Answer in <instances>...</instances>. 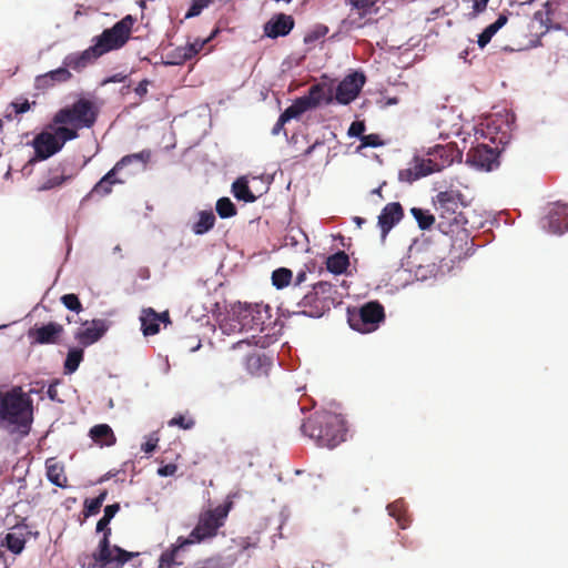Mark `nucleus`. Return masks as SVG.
<instances>
[{"mask_svg":"<svg viewBox=\"0 0 568 568\" xmlns=\"http://www.w3.org/2000/svg\"><path fill=\"white\" fill-rule=\"evenodd\" d=\"M462 160V152L456 143L437 144L429 148L426 158L415 156L407 169L399 171V180L413 183L429 174L440 172L455 161Z\"/></svg>","mask_w":568,"mask_h":568,"instance_id":"f257e3e1","label":"nucleus"},{"mask_svg":"<svg viewBox=\"0 0 568 568\" xmlns=\"http://www.w3.org/2000/svg\"><path fill=\"white\" fill-rule=\"evenodd\" d=\"M464 195L456 190L439 192L434 206L438 216V230L446 235H457L460 240L468 239L465 227L467 219L463 213L465 207Z\"/></svg>","mask_w":568,"mask_h":568,"instance_id":"f03ea898","label":"nucleus"},{"mask_svg":"<svg viewBox=\"0 0 568 568\" xmlns=\"http://www.w3.org/2000/svg\"><path fill=\"white\" fill-rule=\"evenodd\" d=\"M303 434L316 440L321 447L334 448L345 440L344 418L331 412H317L301 426Z\"/></svg>","mask_w":568,"mask_h":568,"instance_id":"7ed1b4c3","label":"nucleus"},{"mask_svg":"<svg viewBox=\"0 0 568 568\" xmlns=\"http://www.w3.org/2000/svg\"><path fill=\"white\" fill-rule=\"evenodd\" d=\"M110 520L102 517L97 524V531H103V537L99 541L97 549L90 556H85L82 565L88 568H123V566L139 552H131L116 545H111Z\"/></svg>","mask_w":568,"mask_h":568,"instance_id":"20e7f679","label":"nucleus"},{"mask_svg":"<svg viewBox=\"0 0 568 568\" xmlns=\"http://www.w3.org/2000/svg\"><path fill=\"white\" fill-rule=\"evenodd\" d=\"M338 303L339 295L335 285L320 281L313 284L312 290L297 303L298 310L295 313L317 318Z\"/></svg>","mask_w":568,"mask_h":568,"instance_id":"39448f33","label":"nucleus"},{"mask_svg":"<svg viewBox=\"0 0 568 568\" xmlns=\"http://www.w3.org/2000/svg\"><path fill=\"white\" fill-rule=\"evenodd\" d=\"M232 507L233 501L226 500L215 508L201 511L195 527L190 535L184 538L190 541L191 546L213 539L217 536L219 529L225 525Z\"/></svg>","mask_w":568,"mask_h":568,"instance_id":"423d86ee","label":"nucleus"},{"mask_svg":"<svg viewBox=\"0 0 568 568\" xmlns=\"http://www.w3.org/2000/svg\"><path fill=\"white\" fill-rule=\"evenodd\" d=\"M31 399L21 388L0 392V423L26 427L31 423Z\"/></svg>","mask_w":568,"mask_h":568,"instance_id":"0eeeda50","label":"nucleus"},{"mask_svg":"<svg viewBox=\"0 0 568 568\" xmlns=\"http://www.w3.org/2000/svg\"><path fill=\"white\" fill-rule=\"evenodd\" d=\"M136 19L128 14L113 27L104 29L100 36L93 39V47L100 57L103 54L123 48L131 38L133 26Z\"/></svg>","mask_w":568,"mask_h":568,"instance_id":"6e6552de","label":"nucleus"},{"mask_svg":"<svg viewBox=\"0 0 568 568\" xmlns=\"http://www.w3.org/2000/svg\"><path fill=\"white\" fill-rule=\"evenodd\" d=\"M99 109L91 100L81 98L72 105L59 110L54 116L55 124H70L75 129L92 128L97 122Z\"/></svg>","mask_w":568,"mask_h":568,"instance_id":"1a4fd4ad","label":"nucleus"},{"mask_svg":"<svg viewBox=\"0 0 568 568\" xmlns=\"http://www.w3.org/2000/svg\"><path fill=\"white\" fill-rule=\"evenodd\" d=\"M151 159L150 150H142L141 152L128 154L123 156L115 165L102 176V179L95 183L92 187L90 195H99L101 197L109 195L112 192L114 184L125 183L124 178H116V174L122 171L125 166L132 163H139L141 169H144Z\"/></svg>","mask_w":568,"mask_h":568,"instance_id":"9d476101","label":"nucleus"},{"mask_svg":"<svg viewBox=\"0 0 568 568\" xmlns=\"http://www.w3.org/2000/svg\"><path fill=\"white\" fill-rule=\"evenodd\" d=\"M240 329L264 333L272 324L271 307L266 304H244L236 313Z\"/></svg>","mask_w":568,"mask_h":568,"instance_id":"9b49d317","label":"nucleus"},{"mask_svg":"<svg viewBox=\"0 0 568 568\" xmlns=\"http://www.w3.org/2000/svg\"><path fill=\"white\" fill-rule=\"evenodd\" d=\"M384 320V307L376 301L368 302L358 310L348 311V324L353 329L359 333H372L376 331Z\"/></svg>","mask_w":568,"mask_h":568,"instance_id":"f8f14e48","label":"nucleus"},{"mask_svg":"<svg viewBox=\"0 0 568 568\" xmlns=\"http://www.w3.org/2000/svg\"><path fill=\"white\" fill-rule=\"evenodd\" d=\"M366 78L361 72H353L346 75L336 88L335 95H333L334 101L344 105L349 104L361 93Z\"/></svg>","mask_w":568,"mask_h":568,"instance_id":"ddd939ff","label":"nucleus"},{"mask_svg":"<svg viewBox=\"0 0 568 568\" xmlns=\"http://www.w3.org/2000/svg\"><path fill=\"white\" fill-rule=\"evenodd\" d=\"M63 333V325L49 322L41 326L36 324L28 329L27 335L31 345H49L58 344Z\"/></svg>","mask_w":568,"mask_h":568,"instance_id":"4468645a","label":"nucleus"},{"mask_svg":"<svg viewBox=\"0 0 568 568\" xmlns=\"http://www.w3.org/2000/svg\"><path fill=\"white\" fill-rule=\"evenodd\" d=\"M498 156L499 152L497 149L486 144H478L471 148L466 154L467 163L486 171H491L494 168L498 166Z\"/></svg>","mask_w":568,"mask_h":568,"instance_id":"2eb2a0df","label":"nucleus"},{"mask_svg":"<svg viewBox=\"0 0 568 568\" xmlns=\"http://www.w3.org/2000/svg\"><path fill=\"white\" fill-rule=\"evenodd\" d=\"M32 146L34 149V156L30 159L29 164L47 160L62 149L57 136L47 131H42L34 136Z\"/></svg>","mask_w":568,"mask_h":568,"instance_id":"dca6fc26","label":"nucleus"},{"mask_svg":"<svg viewBox=\"0 0 568 568\" xmlns=\"http://www.w3.org/2000/svg\"><path fill=\"white\" fill-rule=\"evenodd\" d=\"M82 328L78 329L74 338L83 347L97 343L108 331L109 325L104 320L85 321Z\"/></svg>","mask_w":568,"mask_h":568,"instance_id":"f3484780","label":"nucleus"},{"mask_svg":"<svg viewBox=\"0 0 568 568\" xmlns=\"http://www.w3.org/2000/svg\"><path fill=\"white\" fill-rule=\"evenodd\" d=\"M353 10H356L357 17L348 16V19L345 21L349 28L352 29H361L367 24L376 22L372 18H367L373 12V7L376 3V0H348Z\"/></svg>","mask_w":568,"mask_h":568,"instance_id":"a211bd4d","label":"nucleus"},{"mask_svg":"<svg viewBox=\"0 0 568 568\" xmlns=\"http://www.w3.org/2000/svg\"><path fill=\"white\" fill-rule=\"evenodd\" d=\"M100 58L93 45L79 52H72L64 57L62 64L68 70L81 72L89 65L93 64Z\"/></svg>","mask_w":568,"mask_h":568,"instance_id":"6ab92c4d","label":"nucleus"},{"mask_svg":"<svg viewBox=\"0 0 568 568\" xmlns=\"http://www.w3.org/2000/svg\"><path fill=\"white\" fill-rule=\"evenodd\" d=\"M294 18L290 14H274L263 27L264 34L271 39L287 36L294 28Z\"/></svg>","mask_w":568,"mask_h":568,"instance_id":"aec40b11","label":"nucleus"},{"mask_svg":"<svg viewBox=\"0 0 568 568\" xmlns=\"http://www.w3.org/2000/svg\"><path fill=\"white\" fill-rule=\"evenodd\" d=\"M547 224L544 227L552 234H562L568 231V205L562 203L554 204L546 217Z\"/></svg>","mask_w":568,"mask_h":568,"instance_id":"412c9836","label":"nucleus"},{"mask_svg":"<svg viewBox=\"0 0 568 568\" xmlns=\"http://www.w3.org/2000/svg\"><path fill=\"white\" fill-rule=\"evenodd\" d=\"M404 211L398 202H392L384 206L378 216V226L382 235L385 237L387 233L403 219Z\"/></svg>","mask_w":568,"mask_h":568,"instance_id":"4be33fe9","label":"nucleus"},{"mask_svg":"<svg viewBox=\"0 0 568 568\" xmlns=\"http://www.w3.org/2000/svg\"><path fill=\"white\" fill-rule=\"evenodd\" d=\"M190 546V541L183 536L178 537L176 541L161 554L158 568L181 566L183 562L179 560L180 552L185 551Z\"/></svg>","mask_w":568,"mask_h":568,"instance_id":"5701e85b","label":"nucleus"},{"mask_svg":"<svg viewBox=\"0 0 568 568\" xmlns=\"http://www.w3.org/2000/svg\"><path fill=\"white\" fill-rule=\"evenodd\" d=\"M307 109L312 110L322 103L331 104L334 101L332 90L324 83H317L310 88L307 94L301 97Z\"/></svg>","mask_w":568,"mask_h":568,"instance_id":"b1692460","label":"nucleus"},{"mask_svg":"<svg viewBox=\"0 0 568 568\" xmlns=\"http://www.w3.org/2000/svg\"><path fill=\"white\" fill-rule=\"evenodd\" d=\"M73 78L70 70L63 64L62 67L51 70L44 74H40L36 78V87L38 89H48L57 83L69 82Z\"/></svg>","mask_w":568,"mask_h":568,"instance_id":"393cba45","label":"nucleus"},{"mask_svg":"<svg viewBox=\"0 0 568 568\" xmlns=\"http://www.w3.org/2000/svg\"><path fill=\"white\" fill-rule=\"evenodd\" d=\"M71 175L64 174V168L61 164L50 168L48 175L43 178L42 182L38 186V191H49L61 186L65 181L70 180Z\"/></svg>","mask_w":568,"mask_h":568,"instance_id":"a878e982","label":"nucleus"},{"mask_svg":"<svg viewBox=\"0 0 568 568\" xmlns=\"http://www.w3.org/2000/svg\"><path fill=\"white\" fill-rule=\"evenodd\" d=\"M45 470L48 480L54 486L60 488L68 486V478L62 463L57 462L55 458H48L45 462Z\"/></svg>","mask_w":568,"mask_h":568,"instance_id":"bb28decb","label":"nucleus"},{"mask_svg":"<svg viewBox=\"0 0 568 568\" xmlns=\"http://www.w3.org/2000/svg\"><path fill=\"white\" fill-rule=\"evenodd\" d=\"M245 365L250 374L261 376L267 374L272 362L266 355L254 353L246 357Z\"/></svg>","mask_w":568,"mask_h":568,"instance_id":"cd10ccee","label":"nucleus"},{"mask_svg":"<svg viewBox=\"0 0 568 568\" xmlns=\"http://www.w3.org/2000/svg\"><path fill=\"white\" fill-rule=\"evenodd\" d=\"M91 439L100 446H112L116 438L112 428L108 424H99L90 429Z\"/></svg>","mask_w":568,"mask_h":568,"instance_id":"c85d7f7f","label":"nucleus"},{"mask_svg":"<svg viewBox=\"0 0 568 568\" xmlns=\"http://www.w3.org/2000/svg\"><path fill=\"white\" fill-rule=\"evenodd\" d=\"M141 328L145 336L155 335L160 331V316L153 308L149 307L142 311Z\"/></svg>","mask_w":568,"mask_h":568,"instance_id":"c756f323","label":"nucleus"},{"mask_svg":"<svg viewBox=\"0 0 568 568\" xmlns=\"http://www.w3.org/2000/svg\"><path fill=\"white\" fill-rule=\"evenodd\" d=\"M348 266L349 257L344 251H338L326 258V268L333 274H343Z\"/></svg>","mask_w":568,"mask_h":568,"instance_id":"7c9ffc66","label":"nucleus"},{"mask_svg":"<svg viewBox=\"0 0 568 568\" xmlns=\"http://www.w3.org/2000/svg\"><path fill=\"white\" fill-rule=\"evenodd\" d=\"M508 17L505 13L499 14L497 20L486 27L483 32L478 36L477 43L483 49L485 48L491 40V38L507 23Z\"/></svg>","mask_w":568,"mask_h":568,"instance_id":"2f4dec72","label":"nucleus"},{"mask_svg":"<svg viewBox=\"0 0 568 568\" xmlns=\"http://www.w3.org/2000/svg\"><path fill=\"white\" fill-rule=\"evenodd\" d=\"M215 215L212 211H201L199 220L192 225V231L196 235H203L214 227Z\"/></svg>","mask_w":568,"mask_h":568,"instance_id":"473e14b6","label":"nucleus"},{"mask_svg":"<svg viewBox=\"0 0 568 568\" xmlns=\"http://www.w3.org/2000/svg\"><path fill=\"white\" fill-rule=\"evenodd\" d=\"M84 352L80 347H72L69 349L64 364L63 372L65 375L73 374L80 366V363L83 361Z\"/></svg>","mask_w":568,"mask_h":568,"instance_id":"72a5a7b5","label":"nucleus"},{"mask_svg":"<svg viewBox=\"0 0 568 568\" xmlns=\"http://www.w3.org/2000/svg\"><path fill=\"white\" fill-rule=\"evenodd\" d=\"M232 192H233L234 196L240 201L251 203L256 200V196L250 190L248 183L244 178L237 179L232 184Z\"/></svg>","mask_w":568,"mask_h":568,"instance_id":"f704fd0d","label":"nucleus"},{"mask_svg":"<svg viewBox=\"0 0 568 568\" xmlns=\"http://www.w3.org/2000/svg\"><path fill=\"white\" fill-rule=\"evenodd\" d=\"M2 546H6L14 555H19L26 547V538L23 532H8L4 537Z\"/></svg>","mask_w":568,"mask_h":568,"instance_id":"c9c22d12","label":"nucleus"},{"mask_svg":"<svg viewBox=\"0 0 568 568\" xmlns=\"http://www.w3.org/2000/svg\"><path fill=\"white\" fill-rule=\"evenodd\" d=\"M293 280V272L286 267H280L272 273V284L277 288L282 290L290 285Z\"/></svg>","mask_w":568,"mask_h":568,"instance_id":"e433bc0d","label":"nucleus"},{"mask_svg":"<svg viewBox=\"0 0 568 568\" xmlns=\"http://www.w3.org/2000/svg\"><path fill=\"white\" fill-rule=\"evenodd\" d=\"M410 213L415 217L420 230H429L435 223V216L427 210L413 207Z\"/></svg>","mask_w":568,"mask_h":568,"instance_id":"4c0bfd02","label":"nucleus"},{"mask_svg":"<svg viewBox=\"0 0 568 568\" xmlns=\"http://www.w3.org/2000/svg\"><path fill=\"white\" fill-rule=\"evenodd\" d=\"M272 342V338L270 336L268 333H265L264 335L262 336H257V335H252L251 338H246V339H241L236 343L233 344V348H241L242 346L246 345V346H258V347H262V348H265L270 345V343Z\"/></svg>","mask_w":568,"mask_h":568,"instance_id":"58836bf2","label":"nucleus"},{"mask_svg":"<svg viewBox=\"0 0 568 568\" xmlns=\"http://www.w3.org/2000/svg\"><path fill=\"white\" fill-rule=\"evenodd\" d=\"M78 130L75 126L68 128L65 124H60L55 128L53 134L57 136L59 144L63 148L64 143L70 140H74L79 136Z\"/></svg>","mask_w":568,"mask_h":568,"instance_id":"ea45409f","label":"nucleus"},{"mask_svg":"<svg viewBox=\"0 0 568 568\" xmlns=\"http://www.w3.org/2000/svg\"><path fill=\"white\" fill-rule=\"evenodd\" d=\"M308 111L307 105L301 98L296 99L285 111L282 113L284 120H292L304 112Z\"/></svg>","mask_w":568,"mask_h":568,"instance_id":"a19ab883","label":"nucleus"},{"mask_svg":"<svg viewBox=\"0 0 568 568\" xmlns=\"http://www.w3.org/2000/svg\"><path fill=\"white\" fill-rule=\"evenodd\" d=\"M216 212L222 219H229L236 214V207L229 197H221L216 202Z\"/></svg>","mask_w":568,"mask_h":568,"instance_id":"79ce46f5","label":"nucleus"},{"mask_svg":"<svg viewBox=\"0 0 568 568\" xmlns=\"http://www.w3.org/2000/svg\"><path fill=\"white\" fill-rule=\"evenodd\" d=\"M215 0H191V6L185 13V19H191L197 17L202 13L204 9H206L210 4H212Z\"/></svg>","mask_w":568,"mask_h":568,"instance_id":"37998d69","label":"nucleus"},{"mask_svg":"<svg viewBox=\"0 0 568 568\" xmlns=\"http://www.w3.org/2000/svg\"><path fill=\"white\" fill-rule=\"evenodd\" d=\"M61 303L70 311L80 313L83 307L82 304L78 297V295L73 293L64 294L61 296Z\"/></svg>","mask_w":568,"mask_h":568,"instance_id":"c03bdc74","label":"nucleus"},{"mask_svg":"<svg viewBox=\"0 0 568 568\" xmlns=\"http://www.w3.org/2000/svg\"><path fill=\"white\" fill-rule=\"evenodd\" d=\"M328 32V28L324 24L316 26L313 30H311L306 36L304 37V42L306 44L313 43L321 38H324Z\"/></svg>","mask_w":568,"mask_h":568,"instance_id":"a18cd8bd","label":"nucleus"},{"mask_svg":"<svg viewBox=\"0 0 568 568\" xmlns=\"http://www.w3.org/2000/svg\"><path fill=\"white\" fill-rule=\"evenodd\" d=\"M168 424L169 426H179L182 429H191L195 425V422L193 418L178 415L170 419Z\"/></svg>","mask_w":568,"mask_h":568,"instance_id":"49530a36","label":"nucleus"},{"mask_svg":"<svg viewBox=\"0 0 568 568\" xmlns=\"http://www.w3.org/2000/svg\"><path fill=\"white\" fill-rule=\"evenodd\" d=\"M101 507H102V505H100L94 498L85 499L84 516L89 517V516L97 515L100 511Z\"/></svg>","mask_w":568,"mask_h":568,"instance_id":"de8ad7c7","label":"nucleus"},{"mask_svg":"<svg viewBox=\"0 0 568 568\" xmlns=\"http://www.w3.org/2000/svg\"><path fill=\"white\" fill-rule=\"evenodd\" d=\"M361 146L362 148H366V146H373V148H376V146H379L383 144L379 135L377 134H367V135H363L361 138Z\"/></svg>","mask_w":568,"mask_h":568,"instance_id":"09e8293b","label":"nucleus"},{"mask_svg":"<svg viewBox=\"0 0 568 568\" xmlns=\"http://www.w3.org/2000/svg\"><path fill=\"white\" fill-rule=\"evenodd\" d=\"M365 123L363 121H354L349 129H348V135L349 136H359L362 138L364 135V132H365Z\"/></svg>","mask_w":568,"mask_h":568,"instance_id":"8fccbe9b","label":"nucleus"},{"mask_svg":"<svg viewBox=\"0 0 568 568\" xmlns=\"http://www.w3.org/2000/svg\"><path fill=\"white\" fill-rule=\"evenodd\" d=\"M179 57L181 58V62H184L186 60H191L196 55V50L187 43L184 47H181L178 49Z\"/></svg>","mask_w":568,"mask_h":568,"instance_id":"3c124183","label":"nucleus"},{"mask_svg":"<svg viewBox=\"0 0 568 568\" xmlns=\"http://www.w3.org/2000/svg\"><path fill=\"white\" fill-rule=\"evenodd\" d=\"M159 443V437L156 434H152L149 436L146 442L142 445V450L146 454H151L155 450Z\"/></svg>","mask_w":568,"mask_h":568,"instance_id":"603ef678","label":"nucleus"},{"mask_svg":"<svg viewBox=\"0 0 568 568\" xmlns=\"http://www.w3.org/2000/svg\"><path fill=\"white\" fill-rule=\"evenodd\" d=\"M192 568H223L221 561L216 558H207L201 562H197Z\"/></svg>","mask_w":568,"mask_h":568,"instance_id":"864d4df0","label":"nucleus"},{"mask_svg":"<svg viewBox=\"0 0 568 568\" xmlns=\"http://www.w3.org/2000/svg\"><path fill=\"white\" fill-rule=\"evenodd\" d=\"M10 106L12 108L14 114H21L30 110V103L27 99L21 102H12Z\"/></svg>","mask_w":568,"mask_h":568,"instance_id":"5fc2aeb1","label":"nucleus"},{"mask_svg":"<svg viewBox=\"0 0 568 568\" xmlns=\"http://www.w3.org/2000/svg\"><path fill=\"white\" fill-rule=\"evenodd\" d=\"M178 466L175 464H166L158 468V475L161 477H168L175 475Z\"/></svg>","mask_w":568,"mask_h":568,"instance_id":"6e6d98bb","label":"nucleus"},{"mask_svg":"<svg viewBox=\"0 0 568 568\" xmlns=\"http://www.w3.org/2000/svg\"><path fill=\"white\" fill-rule=\"evenodd\" d=\"M217 33V30L213 31V33L206 39H195L193 42L189 43L190 47L196 50V54L204 48V45L212 40V38Z\"/></svg>","mask_w":568,"mask_h":568,"instance_id":"4d7b16f0","label":"nucleus"},{"mask_svg":"<svg viewBox=\"0 0 568 568\" xmlns=\"http://www.w3.org/2000/svg\"><path fill=\"white\" fill-rule=\"evenodd\" d=\"M120 510V505L118 503L115 504H112V505H108L105 508H104V515L103 517L109 519L110 521L112 520V518L115 516V514Z\"/></svg>","mask_w":568,"mask_h":568,"instance_id":"13d9d810","label":"nucleus"},{"mask_svg":"<svg viewBox=\"0 0 568 568\" xmlns=\"http://www.w3.org/2000/svg\"><path fill=\"white\" fill-rule=\"evenodd\" d=\"M150 84V81L144 79L142 80L136 88L134 89L135 93L139 97H144L148 93V85Z\"/></svg>","mask_w":568,"mask_h":568,"instance_id":"bf43d9fd","label":"nucleus"},{"mask_svg":"<svg viewBox=\"0 0 568 568\" xmlns=\"http://www.w3.org/2000/svg\"><path fill=\"white\" fill-rule=\"evenodd\" d=\"M288 121L287 120H284L283 119V115L281 114L277 122L275 123V125L273 126L272 129V133L274 135H277L284 128L285 123H287Z\"/></svg>","mask_w":568,"mask_h":568,"instance_id":"052dcab7","label":"nucleus"},{"mask_svg":"<svg viewBox=\"0 0 568 568\" xmlns=\"http://www.w3.org/2000/svg\"><path fill=\"white\" fill-rule=\"evenodd\" d=\"M307 280V272L305 270H301L295 278H294V285L295 286H298L301 285L302 283H304L305 281Z\"/></svg>","mask_w":568,"mask_h":568,"instance_id":"680f3d73","label":"nucleus"},{"mask_svg":"<svg viewBox=\"0 0 568 568\" xmlns=\"http://www.w3.org/2000/svg\"><path fill=\"white\" fill-rule=\"evenodd\" d=\"M488 0H475L474 10L479 13L483 12L487 7Z\"/></svg>","mask_w":568,"mask_h":568,"instance_id":"e2e57ef3","label":"nucleus"},{"mask_svg":"<svg viewBox=\"0 0 568 568\" xmlns=\"http://www.w3.org/2000/svg\"><path fill=\"white\" fill-rule=\"evenodd\" d=\"M0 568H9L8 558L2 551H0Z\"/></svg>","mask_w":568,"mask_h":568,"instance_id":"0e129e2a","label":"nucleus"},{"mask_svg":"<svg viewBox=\"0 0 568 568\" xmlns=\"http://www.w3.org/2000/svg\"><path fill=\"white\" fill-rule=\"evenodd\" d=\"M108 491L103 490L101 491L94 499L100 504L103 505L104 500L106 499Z\"/></svg>","mask_w":568,"mask_h":568,"instance_id":"69168bd1","label":"nucleus"},{"mask_svg":"<svg viewBox=\"0 0 568 568\" xmlns=\"http://www.w3.org/2000/svg\"><path fill=\"white\" fill-rule=\"evenodd\" d=\"M159 316H160V323L161 322L164 324L171 323L169 312L159 313Z\"/></svg>","mask_w":568,"mask_h":568,"instance_id":"338daca9","label":"nucleus"},{"mask_svg":"<svg viewBox=\"0 0 568 568\" xmlns=\"http://www.w3.org/2000/svg\"><path fill=\"white\" fill-rule=\"evenodd\" d=\"M240 545H241V547H242L243 549H246V548H248V547H250V544H248L245 539H243V540H242V542H241Z\"/></svg>","mask_w":568,"mask_h":568,"instance_id":"774afa93","label":"nucleus"}]
</instances>
